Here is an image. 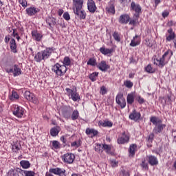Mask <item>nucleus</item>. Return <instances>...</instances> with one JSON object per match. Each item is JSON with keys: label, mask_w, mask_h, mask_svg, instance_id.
I'll use <instances>...</instances> for the list:
<instances>
[{"label": "nucleus", "mask_w": 176, "mask_h": 176, "mask_svg": "<svg viewBox=\"0 0 176 176\" xmlns=\"http://www.w3.org/2000/svg\"><path fill=\"white\" fill-rule=\"evenodd\" d=\"M173 54V52L170 50H168L161 58H155L153 59L154 65H157L159 68L164 67L166 64H168V61H170Z\"/></svg>", "instance_id": "1"}, {"label": "nucleus", "mask_w": 176, "mask_h": 176, "mask_svg": "<svg viewBox=\"0 0 176 176\" xmlns=\"http://www.w3.org/2000/svg\"><path fill=\"white\" fill-rule=\"evenodd\" d=\"M54 50L56 49L52 47H47L44 50L37 52L34 56V60L36 63H41L42 60H47L54 53Z\"/></svg>", "instance_id": "2"}, {"label": "nucleus", "mask_w": 176, "mask_h": 176, "mask_svg": "<svg viewBox=\"0 0 176 176\" xmlns=\"http://www.w3.org/2000/svg\"><path fill=\"white\" fill-rule=\"evenodd\" d=\"M150 122L155 126L153 130L155 134H160V133H163V130L166 129V124H163V121L156 116L151 117Z\"/></svg>", "instance_id": "3"}, {"label": "nucleus", "mask_w": 176, "mask_h": 176, "mask_svg": "<svg viewBox=\"0 0 176 176\" xmlns=\"http://www.w3.org/2000/svg\"><path fill=\"white\" fill-rule=\"evenodd\" d=\"M5 69L7 74H12L14 77L19 76V75L23 74L21 68H20V66L17 64H7L6 65Z\"/></svg>", "instance_id": "4"}, {"label": "nucleus", "mask_w": 176, "mask_h": 176, "mask_svg": "<svg viewBox=\"0 0 176 176\" xmlns=\"http://www.w3.org/2000/svg\"><path fill=\"white\" fill-rule=\"evenodd\" d=\"M51 69L55 74L56 76H64L67 74V71H68L67 67H65L59 63H56L52 65Z\"/></svg>", "instance_id": "5"}, {"label": "nucleus", "mask_w": 176, "mask_h": 176, "mask_svg": "<svg viewBox=\"0 0 176 176\" xmlns=\"http://www.w3.org/2000/svg\"><path fill=\"white\" fill-rule=\"evenodd\" d=\"M12 113L14 116L21 119V118H24L25 115V109L19 105H14Z\"/></svg>", "instance_id": "6"}, {"label": "nucleus", "mask_w": 176, "mask_h": 176, "mask_svg": "<svg viewBox=\"0 0 176 176\" xmlns=\"http://www.w3.org/2000/svg\"><path fill=\"white\" fill-rule=\"evenodd\" d=\"M130 133L127 131H123L121 135L117 140V142L119 144L124 145V144H129L130 142Z\"/></svg>", "instance_id": "7"}, {"label": "nucleus", "mask_w": 176, "mask_h": 176, "mask_svg": "<svg viewBox=\"0 0 176 176\" xmlns=\"http://www.w3.org/2000/svg\"><path fill=\"white\" fill-rule=\"evenodd\" d=\"M65 91H67L68 97L72 98V100H73L74 102L78 101V100H80V96H79V94L76 91V88L74 89L66 88Z\"/></svg>", "instance_id": "8"}, {"label": "nucleus", "mask_w": 176, "mask_h": 176, "mask_svg": "<svg viewBox=\"0 0 176 176\" xmlns=\"http://www.w3.org/2000/svg\"><path fill=\"white\" fill-rule=\"evenodd\" d=\"M116 101L117 104L122 109L126 108V98L123 96V94L119 93L116 97Z\"/></svg>", "instance_id": "9"}, {"label": "nucleus", "mask_w": 176, "mask_h": 176, "mask_svg": "<svg viewBox=\"0 0 176 176\" xmlns=\"http://www.w3.org/2000/svg\"><path fill=\"white\" fill-rule=\"evenodd\" d=\"M62 160L67 164H72V163H74V160H75V155L71 153L64 154L62 156Z\"/></svg>", "instance_id": "10"}, {"label": "nucleus", "mask_w": 176, "mask_h": 176, "mask_svg": "<svg viewBox=\"0 0 176 176\" xmlns=\"http://www.w3.org/2000/svg\"><path fill=\"white\" fill-rule=\"evenodd\" d=\"M131 10L135 12V14H134L135 17L138 18L140 17V13H141L142 8L140 4H135V2L132 1L131 3Z\"/></svg>", "instance_id": "11"}, {"label": "nucleus", "mask_w": 176, "mask_h": 176, "mask_svg": "<svg viewBox=\"0 0 176 176\" xmlns=\"http://www.w3.org/2000/svg\"><path fill=\"white\" fill-rule=\"evenodd\" d=\"M87 10L92 14L97 11V6L94 0H87Z\"/></svg>", "instance_id": "12"}, {"label": "nucleus", "mask_w": 176, "mask_h": 176, "mask_svg": "<svg viewBox=\"0 0 176 176\" xmlns=\"http://www.w3.org/2000/svg\"><path fill=\"white\" fill-rule=\"evenodd\" d=\"M49 173L58 176H67L65 175V169L60 168H50Z\"/></svg>", "instance_id": "13"}, {"label": "nucleus", "mask_w": 176, "mask_h": 176, "mask_svg": "<svg viewBox=\"0 0 176 176\" xmlns=\"http://www.w3.org/2000/svg\"><path fill=\"white\" fill-rule=\"evenodd\" d=\"M41 10L39 8L31 6L30 8H26L25 12L28 16H30V17H32V16H35L36 14H38L39 13Z\"/></svg>", "instance_id": "14"}, {"label": "nucleus", "mask_w": 176, "mask_h": 176, "mask_svg": "<svg viewBox=\"0 0 176 176\" xmlns=\"http://www.w3.org/2000/svg\"><path fill=\"white\" fill-rule=\"evenodd\" d=\"M97 68L100 69V71H102V72H107L109 68H111V66L108 64H107V62L104 60H102L100 63H98L97 65Z\"/></svg>", "instance_id": "15"}, {"label": "nucleus", "mask_w": 176, "mask_h": 176, "mask_svg": "<svg viewBox=\"0 0 176 176\" xmlns=\"http://www.w3.org/2000/svg\"><path fill=\"white\" fill-rule=\"evenodd\" d=\"M74 14H76V16H77V17L80 20H85V19H86L87 14L85 10H82V9L74 10Z\"/></svg>", "instance_id": "16"}, {"label": "nucleus", "mask_w": 176, "mask_h": 176, "mask_svg": "<svg viewBox=\"0 0 176 176\" xmlns=\"http://www.w3.org/2000/svg\"><path fill=\"white\" fill-rule=\"evenodd\" d=\"M141 118V113L137 111V110L134 109L129 115V119L131 120H134V122H138L140 120Z\"/></svg>", "instance_id": "17"}, {"label": "nucleus", "mask_w": 176, "mask_h": 176, "mask_svg": "<svg viewBox=\"0 0 176 176\" xmlns=\"http://www.w3.org/2000/svg\"><path fill=\"white\" fill-rule=\"evenodd\" d=\"M130 20H131L130 15L127 14H124L120 15L119 18V23L120 24H129V22L130 21Z\"/></svg>", "instance_id": "18"}, {"label": "nucleus", "mask_w": 176, "mask_h": 176, "mask_svg": "<svg viewBox=\"0 0 176 176\" xmlns=\"http://www.w3.org/2000/svg\"><path fill=\"white\" fill-rule=\"evenodd\" d=\"M147 160L150 166H157L159 164V160L155 155L147 156Z\"/></svg>", "instance_id": "19"}, {"label": "nucleus", "mask_w": 176, "mask_h": 176, "mask_svg": "<svg viewBox=\"0 0 176 176\" xmlns=\"http://www.w3.org/2000/svg\"><path fill=\"white\" fill-rule=\"evenodd\" d=\"M84 0H73V10H78L83 8Z\"/></svg>", "instance_id": "20"}, {"label": "nucleus", "mask_w": 176, "mask_h": 176, "mask_svg": "<svg viewBox=\"0 0 176 176\" xmlns=\"http://www.w3.org/2000/svg\"><path fill=\"white\" fill-rule=\"evenodd\" d=\"M85 134L89 137H91V138H93L94 137H97V135H98V131L94 129L87 128Z\"/></svg>", "instance_id": "21"}, {"label": "nucleus", "mask_w": 176, "mask_h": 176, "mask_svg": "<svg viewBox=\"0 0 176 176\" xmlns=\"http://www.w3.org/2000/svg\"><path fill=\"white\" fill-rule=\"evenodd\" d=\"M32 36L34 41H36V42H41L42 41V38H43L42 33L38 32V30L32 31Z\"/></svg>", "instance_id": "22"}, {"label": "nucleus", "mask_w": 176, "mask_h": 176, "mask_svg": "<svg viewBox=\"0 0 176 176\" xmlns=\"http://www.w3.org/2000/svg\"><path fill=\"white\" fill-rule=\"evenodd\" d=\"M128 152L129 157H134V156H135V153L137 152V145L135 144H131Z\"/></svg>", "instance_id": "23"}, {"label": "nucleus", "mask_w": 176, "mask_h": 176, "mask_svg": "<svg viewBox=\"0 0 176 176\" xmlns=\"http://www.w3.org/2000/svg\"><path fill=\"white\" fill-rule=\"evenodd\" d=\"M140 43H141V38H140V36L136 34L131 40L129 45L132 47H135V46H138Z\"/></svg>", "instance_id": "24"}, {"label": "nucleus", "mask_w": 176, "mask_h": 176, "mask_svg": "<svg viewBox=\"0 0 176 176\" xmlns=\"http://www.w3.org/2000/svg\"><path fill=\"white\" fill-rule=\"evenodd\" d=\"M60 131H61V127L59 126H54L50 129V134L52 137H57Z\"/></svg>", "instance_id": "25"}, {"label": "nucleus", "mask_w": 176, "mask_h": 176, "mask_svg": "<svg viewBox=\"0 0 176 176\" xmlns=\"http://www.w3.org/2000/svg\"><path fill=\"white\" fill-rule=\"evenodd\" d=\"M10 47L12 53H17V44L14 38H11L10 41Z\"/></svg>", "instance_id": "26"}, {"label": "nucleus", "mask_w": 176, "mask_h": 176, "mask_svg": "<svg viewBox=\"0 0 176 176\" xmlns=\"http://www.w3.org/2000/svg\"><path fill=\"white\" fill-rule=\"evenodd\" d=\"M135 100V96H134V93L131 92L130 94H128L126 96V102L128 105H133Z\"/></svg>", "instance_id": "27"}, {"label": "nucleus", "mask_w": 176, "mask_h": 176, "mask_svg": "<svg viewBox=\"0 0 176 176\" xmlns=\"http://www.w3.org/2000/svg\"><path fill=\"white\" fill-rule=\"evenodd\" d=\"M72 113V111H71L70 108H66L62 112V115L63 118H65V119H71Z\"/></svg>", "instance_id": "28"}, {"label": "nucleus", "mask_w": 176, "mask_h": 176, "mask_svg": "<svg viewBox=\"0 0 176 176\" xmlns=\"http://www.w3.org/2000/svg\"><path fill=\"white\" fill-rule=\"evenodd\" d=\"M169 35L166 37V41L168 42H171V41L175 39V33L173 32V28L168 30Z\"/></svg>", "instance_id": "29"}, {"label": "nucleus", "mask_w": 176, "mask_h": 176, "mask_svg": "<svg viewBox=\"0 0 176 176\" xmlns=\"http://www.w3.org/2000/svg\"><path fill=\"white\" fill-rule=\"evenodd\" d=\"M47 24L52 28V27H54V25L56 24V19L53 17L49 16L48 18L46 19L45 20Z\"/></svg>", "instance_id": "30"}, {"label": "nucleus", "mask_w": 176, "mask_h": 176, "mask_svg": "<svg viewBox=\"0 0 176 176\" xmlns=\"http://www.w3.org/2000/svg\"><path fill=\"white\" fill-rule=\"evenodd\" d=\"M52 146H51V149H52L53 151H56L61 148V144L60 143V142L57 140L52 141Z\"/></svg>", "instance_id": "31"}, {"label": "nucleus", "mask_w": 176, "mask_h": 176, "mask_svg": "<svg viewBox=\"0 0 176 176\" xmlns=\"http://www.w3.org/2000/svg\"><path fill=\"white\" fill-rule=\"evenodd\" d=\"M63 66H64L65 68H67V67H70L71 65V58H69V56H65L63 58V60L62 61Z\"/></svg>", "instance_id": "32"}, {"label": "nucleus", "mask_w": 176, "mask_h": 176, "mask_svg": "<svg viewBox=\"0 0 176 176\" xmlns=\"http://www.w3.org/2000/svg\"><path fill=\"white\" fill-rule=\"evenodd\" d=\"M20 148H21L20 143L18 142H13L12 146V151L15 152V153H17L20 151Z\"/></svg>", "instance_id": "33"}, {"label": "nucleus", "mask_w": 176, "mask_h": 176, "mask_svg": "<svg viewBox=\"0 0 176 176\" xmlns=\"http://www.w3.org/2000/svg\"><path fill=\"white\" fill-rule=\"evenodd\" d=\"M99 51L100 53H102V54H104V56H108L111 54V50L105 47V46L100 47Z\"/></svg>", "instance_id": "34"}, {"label": "nucleus", "mask_w": 176, "mask_h": 176, "mask_svg": "<svg viewBox=\"0 0 176 176\" xmlns=\"http://www.w3.org/2000/svg\"><path fill=\"white\" fill-rule=\"evenodd\" d=\"M20 164L23 168L27 169V168H30L31 167V163H30V161L21 160L20 162Z\"/></svg>", "instance_id": "35"}, {"label": "nucleus", "mask_w": 176, "mask_h": 176, "mask_svg": "<svg viewBox=\"0 0 176 176\" xmlns=\"http://www.w3.org/2000/svg\"><path fill=\"white\" fill-rule=\"evenodd\" d=\"M98 77V72H94L90 74L88 78L91 80V82H96L97 80V78Z\"/></svg>", "instance_id": "36"}, {"label": "nucleus", "mask_w": 176, "mask_h": 176, "mask_svg": "<svg viewBox=\"0 0 176 176\" xmlns=\"http://www.w3.org/2000/svg\"><path fill=\"white\" fill-rule=\"evenodd\" d=\"M144 71L146 72H147V74H155V69H153V67H152V65L148 64L145 68H144Z\"/></svg>", "instance_id": "37"}, {"label": "nucleus", "mask_w": 176, "mask_h": 176, "mask_svg": "<svg viewBox=\"0 0 176 176\" xmlns=\"http://www.w3.org/2000/svg\"><path fill=\"white\" fill-rule=\"evenodd\" d=\"M98 126H102V127H111V122L107 120H100L98 122Z\"/></svg>", "instance_id": "38"}, {"label": "nucleus", "mask_w": 176, "mask_h": 176, "mask_svg": "<svg viewBox=\"0 0 176 176\" xmlns=\"http://www.w3.org/2000/svg\"><path fill=\"white\" fill-rule=\"evenodd\" d=\"M87 64L88 65H91V67H96V65H97V60H96L94 58H90Z\"/></svg>", "instance_id": "39"}, {"label": "nucleus", "mask_w": 176, "mask_h": 176, "mask_svg": "<svg viewBox=\"0 0 176 176\" xmlns=\"http://www.w3.org/2000/svg\"><path fill=\"white\" fill-rule=\"evenodd\" d=\"M34 93H31L29 91H26L24 93V97L28 101L30 100L31 98L34 96Z\"/></svg>", "instance_id": "40"}, {"label": "nucleus", "mask_w": 176, "mask_h": 176, "mask_svg": "<svg viewBox=\"0 0 176 176\" xmlns=\"http://www.w3.org/2000/svg\"><path fill=\"white\" fill-rule=\"evenodd\" d=\"M72 120H76L79 118V111L78 110H74L72 116H70Z\"/></svg>", "instance_id": "41"}, {"label": "nucleus", "mask_w": 176, "mask_h": 176, "mask_svg": "<svg viewBox=\"0 0 176 176\" xmlns=\"http://www.w3.org/2000/svg\"><path fill=\"white\" fill-rule=\"evenodd\" d=\"M140 166L142 167V168H143L144 170H149V166L148 165V163L146 162V160L144 159L142 161V163L140 164Z\"/></svg>", "instance_id": "42"}, {"label": "nucleus", "mask_w": 176, "mask_h": 176, "mask_svg": "<svg viewBox=\"0 0 176 176\" xmlns=\"http://www.w3.org/2000/svg\"><path fill=\"white\" fill-rule=\"evenodd\" d=\"M7 176H20L19 175V172L15 169H11L7 173Z\"/></svg>", "instance_id": "43"}, {"label": "nucleus", "mask_w": 176, "mask_h": 176, "mask_svg": "<svg viewBox=\"0 0 176 176\" xmlns=\"http://www.w3.org/2000/svg\"><path fill=\"white\" fill-rule=\"evenodd\" d=\"M113 37L116 41V42H120L121 38H120V34L118 32H114L113 33Z\"/></svg>", "instance_id": "44"}, {"label": "nucleus", "mask_w": 176, "mask_h": 176, "mask_svg": "<svg viewBox=\"0 0 176 176\" xmlns=\"http://www.w3.org/2000/svg\"><path fill=\"white\" fill-rule=\"evenodd\" d=\"M30 102H32L33 104H35V105H38L39 104V100H38V98L34 95L30 98L29 100Z\"/></svg>", "instance_id": "45"}, {"label": "nucleus", "mask_w": 176, "mask_h": 176, "mask_svg": "<svg viewBox=\"0 0 176 176\" xmlns=\"http://www.w3.org/2000/svg\"><path fill=\"white\" fill-rule=\"evenodd\" d=\"M12 36L14 38H16V39L18 41V42L20 41V39H21V38H20V36L19 35V33L17 32V30L16 29H12Z\"/></svg>", "instance_id": "46"}, {"label": "nucleus", "mask_w": 176, "mask_h": 176, "mask_svg": "<svg viewBox=\"0 0 176 176\" xmlns=\"http://www.w3.org/2000/svg\"><path fill=\"white\" fill-rule=\"evenodd\" d=\"M135 100L138 101V104H142L144 102H145V99H144V98L141 97L140 95L135 96Z\"/></svg>", "instance_id": "47"}, {"label": "nucleus", "mask_w": 176, "mask_h": 176, "mask_svg": "<svg viewBox=\"0 0 176 176\" xmlns=\"http://www.w3.org/2000/svg\"><path fill=\"white\" fill-rule=\"evenodd\" d=\"M124 85L127 87V89H131V87H133V82H131V80H126L124 82Z\"/></svg>", "instance_id": "48"}, {"label": "nucleus", "mask_w": 176, "mask_h": 176, "mask_svg": "<svg viewBox=\"0 0 176 176\" xmlns=\"http://www.w3.org/2000/svg\"><path fill=\"white\" fill-rule=\"evenodd\" d=\"M102 150L105 151L107 153H111V146H109V145L106 144H102Z\"/></svg>", "instance_id": "49"}, {"label": "nucleus", "mask_w": 176, "mask_h": 176, "mask_svg": "<svg viewBox=\"0 0 176 176\" xmlns=\"http://www.w3.org/2000/svg\"><path fill=\"white\" fill-rule=\"evenodd\" d=\"M18 2L20 3V5H21L23 8H27V6H28L27 0H18Z\"/></svg>", "instance_id": "50"}, {"label": "nucleus", "mask_w": 176, "mask_h": 176, "mask_svg": "<svg viewBox=\"0 0 176 176\" xmlns=\"http://www.w3.org/2000/svg\"><path fill=\"white\" fill-rule=\"evenodd\" d=\"M100 94L104 96V94H107V93H108V89H107V87H105V86H102L100 87Z\"/></svg>", "instance_id": "51"}, {"label": "nucleus", "mask_w": 176, "mask_h": 176, "mask_svg": "<svg viewBox=\"0 0 176 176\" xmlns=\"http://www.w3.org/2000/svg\"><path fill=\"white\" fill-rule=\"evenodd\" d=\"M12 98H14L15 100H19L20 98V96H19V94L16 91H12Z\"/></svg>", "instance_id": "52"}, {"label": "nucleus", "mask_w": 176, "mask_h": 176, "mask_svg": "<svg viewBox=\"0 0 176 176\" xmlns=\"http://www.w3.org/2000/svg\"><path fill=\"white\" fill-rule=\"evenodd\" d=\"M95 151L96 152H102V144H97L96 146H95Z\"/></svg>", "instance_id": "53"}, {"label": "nucleus", "mask_w": 176, "mask_h": 176, "mask_svg": "<svg viewBox=\"0 0 176 176\" xmlns=\"http://www.w3.org/2000/svg\"><path fill=\"white\" fill-rule=\"evenodd\" d=\"M71 146L74 148H79V146H80V141H78V142L75 141L72 142Z\"/></svg>", "instance_id": "54"}, {"label": "nucleus", "mask_w": 176, "mask_h": 176, "mask_svg": "<svg viewBox=\"0 0 176 176\" xmlns=\"http://www.w3.org/2000/svg\"><path fill=\"white\" fill-rule=\"evenodd\" d=\"M63 19L66 20V21H69V20H71V16H69V13L65 12L63 14Z\"/></svg>", "instance_id": "55"}, {"label": "nucleus", "mask_w": 176, "mask_h": 176, "mask_svg": "<svg viewBox=\"0 0 176 176\" xmlns=\"http://www.w3.org/2000/svg\"><path fill=\"white\" fill-rule=\"evenodd\" d=\"M25 176H35V172L34 171H30V170H26L25 171Z\"/></svg>", "instance_id": "56"}, {"label": "nucleus", "mask_w": 176, "mask_h": 176, "mask_svg": "<svg viewBox=\"0 0 176 176\" xmlns=\"http://www.w3.org/2000/svg\"><path fill=\"white\" fill-rule=\"evenodd\" d=\"M129 25H135L137 24V20L135 19H130L129 21Z\"/></svg>", "instance_id": "57"}, {"label": "nucleus", "mask_w": 176, "mask_h": 176, "mask_svg": "<svg viewBox=\"0 0 176 176\" xmlns=\"http://www.w3.org/2000/svg\"><path fill=\"white\" fill-rule=\"evenodd\" d=\"M153 138H155V134L150 133L148 137V141H150L151 142H152V141H153Z\"/></svg>", "instance_id": "58"}, {"label": "nucleus", "mask_w": 176, "mask_h": 176, "mask_svg": "<svg viewBox=\"0 0 176 176\" xmlns=\"http://www.w3.org/2000/svg\"><path fill=\"white\" fill-rule=\"evenodd\" d=\"M168 14H170V12L168 11H164L162 12V17H164V19H166V17H168Z\"/></svg>", "instance_id": "59"}, {"label": "nucleus", "mask_w": 176, "mask_h": 176, "mask_svg": "<svg viewBox=\"0 0 176 176\" xmlns=\"http://www.w3.org/2000/svg\"><path fill=\"white\" fill-rule=\"evenodd\" d=\"M118 164H119L118 162L116 161H111V167H118Z\"/></svg>", "instance_id": "60"}, {"label": "nucleus", "mask_w": 176, "mask_h": 176, "mask_svg": "<svg viewBox=\"0 0 176 176\" xmlns=\"http://www.w3.org/2000/svg\"><path fill=\"white\" fill-rule=\"evenodd\" d=\"M120 3L122 5V6H126L127 5V0H119Z\"/></svg>", "instance_id": "61"}, {"label": "nucleus", "mask_w": 176, "mask_h": 176, "mask_svg": "<svg viewBox=\"0 0 176 176\" xmlns=\"http://www.w3.org/2000/svg\"><path fill=\"white\" fill-rule=\"evenodd\" d=\"M122 174L123 176H130V173L125 170H122Z\"/></svg>", "instance_id": "62"}, {"label": "nucleus", "mask_w": 176, "mask_h": 176, "mask_svg": "<svg viewBox=\"0 0 176 176\" xmlns=\"http://www.w3.org/2000/svg\"><path fill=\"white\" fill-rule=\"evenodd\" d=\"M106 13L107 14H111V6H110L106 7Z\"/></svg>", "instance_id": "63"}, {"label": "nucleus", "mask_w": 176, "mask_h": 176, "mask_svg": "<svg viewBox=\"0 0 176 176\" xmlns=\"http://www.w3.org/2000/svg\"><path fill=\"white\" fill-rule=\"evenodd\" d=\"M111 14H115V13H116L115 6H111Z\"/></svg>", "instance_id": "64"}]
</instances>
